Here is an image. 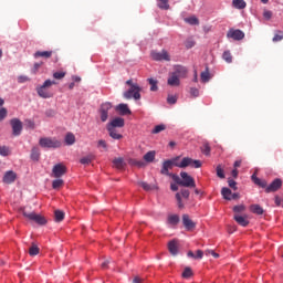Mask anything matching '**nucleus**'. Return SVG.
I'll return each instance as SVG.
<instances>
[{
  "label": "nucleus",
  "instance_id": "obj_24",
  "mask_svg": "<svg viewBox=\"0 0 283 283\" xmlns=\"http://www.w3.org/2000/svg\"><path fill=\"white\" fill-rule=\"evenodd\" d=\"M54 54V51H38L34 53V59H50Z\"/></svg>",
  "mask_w": 283,
  "mask_h": 283
},
{
  "label": "nucleus",
  "instance_id": "obj_35",
  "mask_svg": "<svg viewBox=\"0 0 283 283\" xmlns=\"http://www.w3.org/2000/svg\"><path fill=\"white\" fill-rule=\"evenodd\" d=\"M40 249L39 245H36L35 243H32V245L29 249V255L34 256V255H39L40 253Z\"/></svg>",
  "mask_w": 283,
  "mask_h": 283
},
{
  "label": "nucleus",
  "instance_id": "obj_36",
  "mask_svg": "<svg viewBox=\"0 0 283 283\" xmlns=\"http://www.w3.org/2000/svg\"><path fill=\"white\" fill-rule=\"evenodd\" d=\"M150 85V92H158V82L154 78H148Z\"/></svg>",
  "mask_w": 283,
  "mask_h": 283
},
{
  "label": "nucleus",
  "instance_id": "obj_20",
  "mask_svg": "<svg viewBox=\"0 0 283 283\" xmlns=\"http://www.w3.org/2000/svg\"><path fill=\"white\" fill-rule=\"evenodd\" d=\"M168 251L172 255H178V241L177 240H171L168 243Z\"/></svg>",
  "mask_w": 283,
  "mask_h": 283
},
{
  "label": "nucleus",
  "instance_id": "obj_26",
  "mask_svg": "<svg viewBox=\"0 0 283 283\" xmlns=\"http://www.w3.org/2000/svg\"><path fill=\"white\" fill-rule=\"evenodd\" d=\"M108 132V135L111 136V138H113L114 140H120L123 138L122 134H118L116 132V128H106Z\"/></svg>",
  "mask_w": 283,
  "mask_h": 283
},
{
  "label": "nucleus",
  "instance_id": "obj_1",
  "mask_svg": "<svg viewBox=\"0 0 283 283\" xmlns=\"http://www.w3.org/2000/svg\"><path fill=\"white\" fill-rule=\"evenodd\" d=\"M168 160L171 163L172 167H179V169H185L187 167H192V169H200V167H202V161L192 159L191 157H184L181 161H179L180 156H177Z\"/></svg>",
  "mask_w": 283,
  "mask_h": 283
},
{
  "label": "nucleus",
  "instance_id": "obj_12",
  "mask_svg": "<svg viewBox=\"0 0 283 283\" xmlns=\"http://www.w3.org/2000/svg\"><path fill=\"white\" fill-rule=\"evenodd\" d=\"M123 127H125V118L123 117H115L106 125V128L111 129H120Z\"/></svg>",
  "mask_w": 283,
  "mask_h": 283
},
{
  "label": "nucleus",
  "instance_id": "obj_52",
  "mask_svg": "<svg viewBox=\"0 0 283 283\" xmlns=\"http://www.w3.org/2000/svg\"><path fill=\"white\" fill-rule=\"evenodd\" d=\"M178 101V97H176V95H168L167 97V103H169V105H176Z\"/></svg>",
  "mask_w": 283,
  "mask_h": 283
},
{
  "label": "nucleus",
  "instance_id": "obj_53",
  "mask_svg": "<svg viewBox=\"0 0 283 283\" xmlns=\"http://www.w3.org/2000/svg\"><path fill=\"white\" fill-rule=\"evenodd\" d=\"M8 116V109L6 107L0 108V123Z\"/></svg>",
  "mask_w": 283,
  "mask_h": 283
},
{
  "label": "nucleus",
  "instance_id": "obj_10",
  "mask_svg": "<svg viewBox=\"0 0 283 283\" xmlns=\"http://www.w3.org/2000/svg\"><path fill=\"white\" fill-rule=\"evenodd\" d=\"M65 174H67V167H65V165L56 164L55 166H53V169H52L53 178H61L65 176Z\"/></svg>",
  "mask_w": 283,
  "mask_h": 283
},
{
  "label": "nucleus",
  "instance_id": "obj_64",
  "mask_svg": "<svg viewBox=\"0 0 283 283\" xmlns=\"http://www.w3.org/2000/svg\"><path fill=\"white\" fill-rule=\"evenodd\" d=\"M133 283H143V279H140L139 276H135Z\"/></svg>",
  "mask_w": 283,
  "mask_h": 283
},
{
  "label": "nucleus",
  "instance_id": "obj_51",
  "mask_svg": "<svg viewBox=\"0 0 283 283\" xmlns=\"http://www.w3.org/2000/svg\"><path fill=\"white\" fill-rule=\"evenodd\" d=\"M65 72H55L53 73V78H56V81H61L62 78H65Z\"/></svg>",
  "mask_w": 283,
  "mask_h": 283
},
{
  "label": "nucleus",
  "instance_id": "obj_21",
  "mask_svg": "<svg viewBox=\"0 0 283 283\" xmlns=\"http://www.w3.org/2000/svg\"><path fill=\"white\" fill-rule=\"evenodd\" d=\"M234 220L240 227H249V219H247V216L234 214Z\"/></svg>",
  "mask_w": 283,
  "mask_h": 283
},
{
  "label": "nucleus",
  "instance_id": "obj_16",
  "mask_svg": "<svg viewBox=\"0 0 283 283\" xmlns=\"http://www.w3.org/2000/svg\"><path fill=\"white\" fill-rule=\"evenodd\" d=\"M167 84L170 85V87H178L180 86V77H178L177 74L171 72L169 73Z\"/></svg>",
  "mask_w": 283,
  "mask_h": 283
},
{
  "label": "nucleus",
  "instance_id": "obj_34",
  "mask_svg": "<svg viewBox=\"0 0 283 283\" xmlns=\"http://www.w3.org/2000/svg\"><path fill=\"white\" fill-rule=\"evenodd\" d=\"M96 157L94 155H87L86 157H83L80 159L81 165H90L92 160H94Z\"/></svg>",
  "mask_w": 283,
  "mask_h": 283
},
{
  "label": "nucleus",
  "instance_id": "obj_9",
  "mask_svg": "<svg viewBox=\"0 0 283 283\" xmlns=\"http://www.w3.org/2000/svg\"><path fill=\"white\" fill-rule=\"evenodd\" d=\"M151 59L154 61H171V55H169V52L167 50H163L160 52L153 51L151 52Z\"/></svg>",
  "mask_w": 283,
  "mask_h": 283
},
{
  "label": "nucleus",
  "instance_id": "obj_44",
  "mask_svg": "<svg viewBox=\"0 0 283 283\" xmlns=\"http://www.w3.org/2000/svg\"><path fill=\"white\" fill-rule=\"evenodd\" d=\"M201 150H202V154H205V156H210L211 146H209V143H205Z\"/></svg>",
  "mask_w": 283,
  "mask_h": 283
},
{
  "label": "nucleus",
  "instance_id": "obj_48",
  "mask_svg": "<svg viewBox=\"0 0 283 283\" xmlns=\"http://www.w3.org/2000/svg\"><path fill=\"white\" fill-rule=\"evenodd\" d=\"M233 211H234V213H242V212L247 211V206H244V205L234 206Z\"/></svg>",
  "mask_w": 283,
  "mask_h": 283
},
{
  "label": "nucleus",
  "instance_id": "obj_60",
  "mask_svg": "<svg viewBox=\"0 0 283 283\" xmlns=\"http://www.w3.org/2000/svg\"><path fill=\"white\" fill-rule=\"evenodd\" d=\"M274 202H275L276 207H283V199L280 198V196H275Z\"/></svg>",
  "mask_w": 283,
  "mask_h": 283
},
{
  "label": "nucleus",
  "instance_id": "obj_55",
  "mask_svg": "<svg viewBox=\"0 0 283 283\" xmlns=\"http://www.w3.org/2000/svg\"><path fill=\"white\" fill-rule=\"evenodd\" d=\"M228 185H229V187L231 188V189H233L234 191H238V182H235V180H233V179H229L228 180Z\"/></svg>",
  "mask_w": 283,
  "mask_h": 283
},
{
  "label": "nucleus",
  "instance_id": "obj_33",
  "mask_svg": "<svg viewBox=\"0 0 283 283\" xmlns=\"http://www.w3.org/2000/svg\"><path fill=\"white\" fill-rule=\"evenodd\" d=\"M232 191L229 188H222L221 189V196L224 198V200H231Z\"/></svg>",
  "mask_w": 283,
  "mask_h": 283
},
{
  "label": "nucleus",
  "instance_id": "obj_3",
  "mask_svg": "<svg viewBox=\"0 0 283 283\" xmlns=\"http://www.w3.org/2000/svg\"><path fill=\"white\" fill-rule=\"evenodd\" d=\"M56 85V81L46 80L43 85L36 87L38 96L40 98H52L54 94L50 92L49 87Z\"/></svg>",
  "mask_w": 283,
  "mask_h": 283
},
{
  "label": "nucleus",
  "instance_id": "obj_43",
  "mask_svg": "<svg viewBox=\"0 0 283 283\" xmlns=\"http://www.w3.org/2000/svg\"><path fill=\"white\" fill-rule=\"evenodd\" d=\"M282 40H283V31H276V33L274 34V36L272 39L273 43H277Z\"/></svg>",
  "mask_w": 283,
  "mask_h": 283
},
{
  "label": "nucleus",
  "instance_id": "obj_27",
  "mask_svg": "<svg viewBox=\"0 0 283 283\" xmlns=\"http://www.w3.org/2000/svg\"><path fill=\"white\" fill-rule=\"evenodd\" d=\"M232 6L237 10H244V8H247V2L244 0H232Z\"/></svg>",
  "mask_w": 283,
  "mask_h": 283
},
{
  "label": "nucleus",
  "instance_id": "obj_39",
  "mask_svg": "<svg viewBox=\"0 0 283 283\" xmlns=\"http://www.w3.org/2000/svg\"><path fill=\"white\" fill-rule=\"evenodd\" d=\"M210 73L209 67L206 69V71L201 72V81L202 83H209Z\"/></svg>",
  "mask_w": 283,
  "mask_h": 283
},
{
  "label": "nucleus",
  "instance_id": "obj_32",
  "mask_svg": "<svg viewBox=\"0 0 283 283\" xmlns=\"http://www.w3.org/2000/svg\"><path fill=\"white\" fill-rule=\"evenodd\" d=\"M54 218H55V222H63V220H65V212L61 210H55Z\"/></svg>",
  "mask_w": 283,
  "mask_h": 283
},
{
  "label": "nucleus",
  "instance_id": "obj_63",
  "mask_svg": "<svg viewBox=\"0 0 283 283\" xmlns=\"http://www.w3.org/2000/svg\"><path fill=\"white\" fill-rule=\"evenodd\" d=\"M263 17H264V19H271V17H273V12H271V11H264L263 12Z\"/></svg>",
  "mask_w": 283,
  "mask_h": 283
},
{
  "label": "nucleus",
  "instance_id": "obj_18",
  "mask_svg": "<svg viewBox=\"0 0 283 283\" xmlns=\"http://www.w3.org/2000/svg\"><path fill=\"white\" fill-rule=\"evenodd\" d=\"M116 112H119L120 116H127V114H132L129 106L127 104H119L115 107Z\"/></svg>",
  "mask_w": 283,
  "mask_h": 283
},
{
  "label": "nucleus",
  "instance_id": "obj_7",
  "mask_svg": "<svg viewBox=\"0 0 283 283\" xmlns=\"http://www.w3.org/2000/svg\"><path fill=\"white\" fill-rule=\"evenodd\" d=\"M10 125L12 127L13 136H21V132H23V123L19 118H12L10 120Z\"/></svg>",
  "mask_w": 283,
  "mask_h": 283
},
{
  "label": "nucleus",
  "instance_id": "obj_4",
  "mask_svg": "<svg viewBox=\"0 0 283 283\" xmlns=\"http://www.w3.org/2000/svg\"><path fill=\"white\" fill-rule=\"evenodd\" d=\"M39 145L46 149H59V147H61V142L56 138L42 137L39 140Z\"/></svg>",
  "mask_w": 283,
  "mask_h": 283
},
{
  "label": "nucleus",
  "instance_id": "obj_31",
  "mask_svg": "<svg viewBox=\"0 0 283 283\" xmlns=\"http://www.w3.org/2000/svg\"><path fill=\"white\" fill-rule=\"evenodd\" d=\"M64 140L66 145H74V143H76V136H74L72 133H67Z\"/></svg>",
  "mask_w": 283,
  "mask_h": 283
},
{
  "label": "nucleus",
  "instance_id": "obj_59",
  "mask_svg": "<svg viewBox=\"0 0 283 283\" xmlns=\"http://www.w3.org/2000/svg\"><path fill=\"white\" fill-rule=\"evenodd\" d=\"M179 193H180V196H182V198H185L186 200H189V196H190L189 190L181 189V191Z\"/></svg>",
  "mask_w": 283,
  "mask_h": 283
},
{
  "label": "nucleus",
  "instance_id": "obj_40",
  "mask_svg": "<svg viewBox=\"0 0 283 283\" xmlns=\"http://www.w3.org/2000/svg\"><path fill=\"white\" fill-rule=\"evenodd\" d=\"M175 198L177 200L178 209H185V203L182 202V197L180 196V192H177Z\"/></svg>",
  "mask_w": 283,
  "mask_h": 283
},
{
  "label": "nucleus",
  "instance_id": "obj_13",
  "mask_svg": "<svg viewBox=\"0 0 283 283\" xmlns=\"http://www.w3.org/2000/svg\"><path fill=\"white\" fill-rule=\"evenodd\" d=\"M282 187V179H274L271 185L265 188V193H273Z\"/></svg>",
  "mask_w": 283,
  "mask_h": 283
},
{
  "label": "nucleus",
  "instance_id": "obj_5",
  "mask_svg": "<svg viewBox=\"0 0 283 283\" xmlns=\"http://www.w3.org/2000/svg\"><path fill=\"white\" fill-rule=\"evenodd\" d=\"M140 92H143V88L139 85H133V87L124 92L123 96L127 101L132 98H134V101H140Z\"/></svg>",
  "mask_w": 283,
  "mask_h": 283
},
{
  "label": "nucleus",
  "instance_id": "obj_22",
  "mask_svg": "<svg viewBox=\"0 0 283 283\" xmlns=\"http://www.w3.org/2000/svg\"><path fill=\"white\" fill-rule=\"evenodd\" d=\"M167 222L168 224H170V227H177V224L180 222V216L169 214L167 218Z\"/></svg>",
  "mask_w": 283,
  "mask_h": 283
},
{
  "label": "nucleus",
  "instance_id": "obj_2",
  "mask_svg": "<svg viewBox=\"0 0 283 283\" xmlns=\"http://www.w3.org/2000/svg\"><path fill=\"white\" fill-rule=\"evenodd\" d=\"M180 177L178 175H171V178L176 185H180V187L196 188V179H193V177H191L188 172L181 171Z\"/></svg>",
  "mask_w": 283,
  "mask_h": 283
},
{
  "label": "nucleus",
  "instance_id": "obj_14",
  "mask_svg": "<svg viewBox=\"0 0 283 283\" xmlns=\"http://www.w3.org/2000/svg\"><path fill=\"white\" fill-rule=\"evenodd\" d=\"M182 224L187 231H193L196 229V222L189 218V214H182Z\"/></svg>",
  "mask_w": 283,
  "mask_h": 283
},
{
  "label": "nucleus",
  "instance_id": "obj_45",
  "mask_svg": "<svg viewBox=\"0 0 283 283\" xmlns=\"http://www.w3.org/2000/svg\"><path fill=\"white\" fill-rule=\"evenodd\" d=\"M64 185L63 179H55L52 182L53 189H61V187Z\"/></svg>",
  "mask_w": 283,
  "mask_h": 283
},
{
  "label": "nucleus",
  "instance_id": "obj_11",
  "mask_svg": "<svg viewBox=\"0 0 283 283\" xmlns=\"http://www.w3.org/2000/svg\"><path fill=\"white\" fill-rule=\"evenodd\" d=\"M227 39H232L233 41H242V39H244V33L240 29H230L227 33Z\"/></svg>",
  "mask_w": 283,
  "mask_h": 283
},
{
  "label": "nucleus",
  "instance_id": "obj_54",
  "mask_svg": "<svg viewBox=\"0 0 283 283\" xmlns=\"http://www.w3.org/2000/svg\"><path fill=\"white\" fill-rule=\"evenodd\" d=\"M139 185L145 191H151V189H154L149 184L145 181L139 182Z\"/></svg>",
  "mask_w": 283,
  "mask_h": 283
},
{
  "label": "nucleus",
  "instance_id": "obj_23",
  "mask_svg": "<svg viewBox=\"0 0 283 283\" xmlns=\"http://www.w3.org/2000/svg\"><path fill=\"white\" fill-rule=\"evenodd\" d=\"M41 158V149H39V147H33L31 149V160H33L34 163H39Z\"/></svg>",
  "mask_w": 283,
  "mask_h": 283
},
{
  "label": "nucleus",
  "instance_id": "obj_28",
  "mask_svg": "<svg viewBox=\"0 0 283 283\" xmlns=\"http://www.w3.org/2000/svg\"><path fill=\"white\" fill-rule=\"evenodd\" d=\"M113 165L116 169H123L125 167V159L123 157L115 158Z\"/></svg>",
  "mask_w": 283,
  "mask_h": 283
},
{
  "label": "nucleus",
  "instance_id": "obj_58",
  "mask_svg": "<svg viewBox=\"0 0 283 283\" xmlns=\"http://www.w3.org/2000/svg\"><path fill=\"white\" fill-rule=\"evenodd\" d=\"M97 147H102V149H105V151H107V142H105L104 139H99L97 142Z\"/></svg>",
  "mask_w": 283,
  "mask_h": 283
},
{
  "label": "nucleus",
  "instance_id": "obj_8",
  "mask_svg": "<svg viewBox=\"0 0 283 283\" xmlns=\"http://www.w3.org/2000/svg\"><path fill=\"white\" fill-rule=\"evenodd\" d=\"M109 109H112V103L105 102L99 107L101 120L102 123H106L109 118Z\"/></svg>",
  "mask_w": 283,
  "mask_h": 283
},
{
  "label": "nucleus",
  "instance_id": "obj_56",
  "mask_svg": "<svg viewBox=\"0 0 283 283\" xmlns=\"http://www.w3.org/2000/svg\"><path fill=\"white\" fill-rule=\"evenodd\" d=\"M185 45L187 48V50H191V48H193L196 45V42L191 39H188L186 42H185Z\"/></svg>",
  "mask_w": 283,
  "mask_h": 283
},
{
  "label": "nucleus",
  "instance_id": "obj_25",
  "mask_svg": "<svg viewBox=\"0 0 283 283\" xmlns=\"http://www.w3.org/2000/svg\"><path fill=\"white\" fill-rule=\"evenodd\" d=\"M252 182H254V185H258V187H261L262 189H266V180H262L260 178H258V176L252 175Z\"/></svg>",
  "mask_w": 283,
  "mask_h": 283
},
{
  "label": "nucleus",
  "instance_id": "obj_46",
  "mask_svg": "<svg viewBox=\"0 0 283 283\" xmlns=\"http://www.w3.org/2000/svg\"><path fill=\"white\" fill-rule=\"evenodd\" d=\"M160 3L158 4V8L160 10H169V0H158Z\"/></svg>",
  "mask_w": 283,
  "mask_h": 283
},
{
  "label": "nucleus",
  "instance_id": "obj_29",
  "mask_svg": "<svg viewBox=\"0 0 283 283\" xmlns=\"http://www.w3.org/2000/svg\"><path fill=\"white\" fill-rule=\"evenodd\" d=\"M145 163H154L156 160V153L154 150L148 151L144 155Z\"/></svg>",
  "mask_w": 283,
  "mask_h": 283
},
{
  "label": "nucleus",
  "instance_id": "obj_57",
  "mask_svg": "<svg viewBox=\"0 0 283 283\" xmlns=\"http://www.w3.org/2000/svg\"><path fill=\"white\" fill-rule=\"evenodd\" d=\"M190 94H191V96H193V98H198V96H200V91L196 87H191Z\"/></svg>",
  "mask_w": 283,
  "mask_h": 283
},
{
  "label": "nucleus",
  "instance_id": "obj_41",
  "mask_svg": "<svg viewBox=\"0 0 283 283\" xmlns=\"http://www.w3.org/2000/svg\"><path fill=\"white\" fill-rule=\"evenodd\" d=\"M167 129V126L165 124L157 125L155 128L151 130V134H160V132H165Z\"/></svg>",
  "mask_w": 283,
  "mask_h": 283
},
{
  "label": "nucleus",
  "instance_id": "obj_61",
  "mask_svg": "<svg viewBox=\"0 0 283 283\" xmlns=\"http://www.w3.org/2000/svg\"><path fill=\"white\" fill-rule=\"evenodd\" d=\"M28 81H30V77H28L25 75H20L18 77V83H28Z\"/></svg>",
  "mask_w": 283,
  "mask_h": 283
},
{
  "label": "nucleus",
  "instance_id": "obj_47",
  "mask_svg": "<svg viewBox=\"0 0 283 283\" xmlns=\"http://www.w3.org/2000/svg\"><path fill=\"white\" fill-rule=\"evenodd\" d=\"M193 275V271H191V268H185L184 272H182V277H185L186 280L191 277Z\"/></svg>",
  "mask_w": 283,
  "mask_h": 283
},
{
  "label": "nucleus",
  "instance_id": "obj_42",
  "mask_svg": "<svg viewBox=\"0 0 283 283\" xmlns=\"http://www.w3.org/2000/svg\"><path fill=\"white\" fill-rule=\"evenodd\" d=\"M186 23H189L190 25H199L200 20H198L196 17H190L186 19Z\"/></svg>",
  "mask_w": 283,
  "mask_h": 283
},
{
  "label": "nucleus",
  "instance_id": "obj_62",
  "mask_svg": "<svg viewBox=\"0 0 283 283\" xmlns=\"http://www.w3.org/2000/svg\"><path fill=\"white\" fill-rule=\"evenodd\" d=\"M41 65H43V63H34L32 73L36 74V72H39V69L41 67Z\"/></svg>",
  "mask_w": 283,
  "mask_h": 283
},
{
  "label": "nucleus",
  "instance_id": "obj_38",
  "mask_svg": "<svg viewBox=\"0 0 283 283\" xmlns=\"http://www.w3.org/2000/svg\"><path fill=\"white\" fill-rule=\"evenodd\" d=\"M222 59L226 63H232L233 62V56L231 55L230 51H226L222 54Z\"/></svg>",
  "mask_w": 283,
  "mask_h": 283
},
{
  "label": "nucleus",
  "instance_id": "obj_17",
  "mask_svg": "<svg viewBox=\"0 0 283 283\" xmlns=\"http://www.w3.org/2000/svg\"><path fill=\"white\" fill-rule=\"evenodd\" d=\"M14 180H17V172L9 170L4 174L3 176V182L6 185H12V182H14Z\"/></svg>",
  "mask_w": 283,
  "mask_h": 283
},
{
  "label": "nucleus",
  "instance_id": "obj_37",
  "mask_svg": "<svg viewBox=\"0 0 283 283\" xmlns=\"http://www.w3.org/2000/svg\"><path fill=\"white\" fill-rule=\"evenodd\" d=\"M128 165L132 167H145V161L136 160V159H129Z\"/></svg>",
  "mask_w": 283,
  "mask_h": 283
},
{
  "label": "nucleus",
  "instance_id": "obj_19",
  "mask_svg": "<svg viewBox=\"0 0 283 283\" xmlns=\"http://www.w3.org/2000/svg\"><path fill=\"white\" fill-rule=\"evenodd\" d=\"M187 67L182 65H176L172 73H175L179 78H185V76H187Z\"/></svg>",
  "mask_w": 283,
  "mask_h": 283
},
{
  "label": "nucleus",
  "instance_id": "obj_15",
  "mask_svg": "<svg viewBox=\"0 0 283 283\" xmlns=\"http://www.w3.org/2000/svg\"><path fill=\"white\" fill-rule=\"evenodd\" d=\"M169 169H174V166L171 165V161H169V159H168L163 163L160 174L163 176H169L170 178H171V176H176V174H170Z\"/></svg>",
  "mask_w": 283,
  "mask_h": 283
},
{
  "label": "nucleus",
  "instance_id": "obj_6",
  "mask_svg": "<svg viewBox=\"0 0 283 283\" xmlns=\"http://www.w3.org/2000/svg\"><path fill=\"white\" fill-rule=\"evenodd\" d=\"M22 214L28 220H31V222H35L36 224H46L48 220H45V217L41 214H36L35 212H28L25 208L22 209Z\"/></svg>",
  "mask_w": 283,
  "mask_h": 283
},
{
  "label": "nucleus",
  "instance_id": "obj_30",
  "mask_svg": "<svg viewBox=\"0 0 283 283\" xmlns=\"http://www.w3.org/2000/svg\"><path fill=\"white\" fill-rule=\"evenodd\" d=\"M250 211L256 216H262V213H264V209L261 208L260 205L250 206Z\"/></svg>",
  "mask_w": 283,
  "mask_h": 283
},
{
  "label": "nucleus",
  "instance_id": "obj_49",
  "mask_svg": "<svg viewBox=\"0 0 283 283\" xmlns=\"http://www.w3.org/2000/svg\"><path fill=\"white\" fill-rule=\"evenodd\" d=\"M0 156H10V148L8 146H0Z\"/></svg>",
  "mask_w": 283,
  "mask_h": 283
},
{
  "label": "nucleus",
  "instance_id": "obj_50",
  "mask_svg": "<svg viewBox=\"0 0 283 283\" xmlns=\"http://www.w3.org/2000/svg\"><path fill=\"white\" fill-rule=\"evenodd\" d=\"M217 176L218 178L224 179V169H222L221 165L217 166Z\"/></svg>",
  "mask_w": 283,
  "mask_h": 283
}]
</instances>
